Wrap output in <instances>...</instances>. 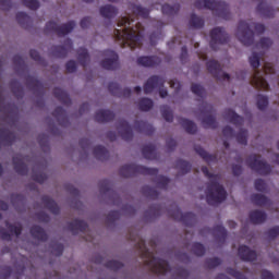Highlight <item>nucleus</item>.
<instances>
[{"instance_id":"obj_25","label":"nucleus","mask_w":279,"mask_h":279,"mask_svg":"<svg viewBox=\"0 0 279 279\" xmlns=\"http://www.w3.org/2000/svg\"><path fill=\"white\" fill-rule=\"evenodd\" d=\"M68 230L72 234H78L80 232H86L88 230V223L81 219H75L68 223Z\"/></svg>"},{"instance_id":"obj_47","label":"nucleus","mask_w":279,"mask_h":279,"mask_svg":"<svg viewBox=\"0 0 279 279\" xmlns=\"http://www.w3.org/2000/svg\"><path fill=\"white\" fill-rule=\"evenodd\" d=\"M251 202L255 206H267V204H269V198L263 194H253L251 195Z\"/></svg>"},{"instance_id":"obj_6","label":"nucleus","mask_w":279,"mask_h":279,"mask_svg":"<svg viewBox=\"0 0 279 279\" xmlns=\"http://www.w3.org/2000/svg\"><path fill=\"white\" fill-rule=\"evenodd\" d=\"M194 8L197 10H211L215 16H218V19H223V21H230V19H232L230 5L223 1L196 0L194 2Z\"/></svg>"},{"instance_id":"obj_21","label":"nucleus","mask_w":279,"mask_h":279,"mask_svg":"<svg viewBox=\"0 0 279 279\" xmlns=\"http://www.w3.org/2000/svg\"><path fill=\"white\" fill-rule=\"evenodd\" d=\"M238 255L241 260H245L246 263H254V260L258 258L256 251L251 250L247 245H240L238 248Z\"/></svg>"},{"instance_id":"obj_63","label":"nucleus","mask_w":279,"mask_h":279,"mask_svg":"<svg viewBox=\"0 0 279 279\" xmlns=\"http://www.w3.org/2000/svg\"><path fill=\"white\" fill-rule=\"evenodd\" d=\"M226 272L229 275V276H232V278H235V279H247V276H245V274L234 269V268H227L226 269Z\"/></svg>"},{"instance_id":"obj_2","label":"nucleus","mask_w":279,"mask_h":279,"mask_svg":"<svg viewBox=\"0 0 279 279\" xmlns=\"http://www.w3.org/2000/svg\"><path fill=\"white\" fill-rule=\"evenodd\" d=\"M119 173L122 178H134L136 175H156L155 184H157L158 189H162L163 191H167L169 182H171V179L165 175H158L157 168H148L136 163L122 166Z\"/></svg>"},{"instance_id":"obj_4","label":"nucleus","mask_w":279,"mask_h":279,"mask_svg":"<svg viewBox=\"0 0 279 279\" xmlns=\"http://www.w3.org/2000/svg\"><path fill=\"white\" fill-rule=\"evenodd\" d=\"M136 247L140 250L141 256L144 259V263L146 267L150 268V271L153 274H157L158 276H165L171 271V266L169 265V262L154 256V253L149 251L147 247V244L143 240V238H140L136 242Z\"/></svg>"},{"instance_id":"obj_57","label":"nucleus","mask_w":279,"mask_h":279,"mask_svg":"<svg viewBox=\"0 0 279 279\" xmlns=\"http://www.w3.org/2000/svg\"><path fill=\"white\" fill-rule=\"evenodd\" d=\"M32 180H34V182H38V184H45V182H47V174L44 172H36V168H34Z\"/></svg>"},{"instance_id":"obj_3","label":"nucleus","mask_w":279,"mask_h":279,"mask_svg":"<svg viewBox=\"0 0 279 279\" xmlns=\"http://www.w3.org/2000/svg\"><path fill=\"white\" fill-rule=\"evenodd\" d=\"M201 170L205 178H208V180H210V182L207 183L206 189L207 204L209 206H217L218 204L226 202V198L228 197V192H226L223 185L219 183V174L210 172L208 170V167L206 166H203Z\"/></svg>"},{"instance_id":"obj_7","label":"nucleus","mask_w":279,"mask_h":279,"mask_svg":"<svg viewBox=\"0 0 279 279\" xmlns=\"http://www.w3.org/2000/svg\"><path fill=\"white\" fill-rule=\"evenodd\" d=\"M246 166L258 175H269L271 173V165L265 159H260V155L252 154L246 158Z\"/></svg>"},{"instance_id":"obj_31","label":"nucleus","mask_w":279,"mask_h":279,"mask_svg":"<svg viewBox=\"0 0 279 279\" xmlns=\"http://www.w3.org/2000/svg\"><path fill=\"white\" fill-rule=\"evenodd\" d=\"M223 117L229 123H232L233 125H243V117L239 116L235 110L232 109H226Z\"/></svg>"},{"instance_id":"obj_10","label":"nucleus","mask_w":279,"mask_h":279,"mask_svg":"<svg viewBox=\"0 0 279 279\" xmlns=\"http://www.w3.org/2000/svg\"><path fill=\"white\" fill-rule=\"evenodd\" d=\"M210 36V43L209 47L214 51H217L218 45H228L230 41V36L228 33H226V29L223 27H215L209 33Z\"/></svg>"},{"instance_id":"obj_36","label":"nucleus","mask_w":279,"mask_h":279,"mask_svg":"<svg viewBox=\"0 0 279 279\" xmlns=\"http://www.w3.org/2000/svg\"><path fill=\"white\" fill-rule=\"evenodd\" d=\"M52 93H53V96L56 97V99L61 101L63 104V106H71V97L62 88L54 87Z\"/></svg>"},{"instance_id":"obj_35","label":"nucleus","mask_w":279,"mask_h":279,"mask_svg":"<svg viewBox=\"0 0 279 279\" xmlns=\"http://www.w3.org/2000/svg\"><path fill=\"white\" fill-rule=\"evenodd\" d=\"M180 125L185 130L187 134H197V124L186 118H178Z\"/></svg>"},{"instance_id":"obj_56","label":"nucleus","mask_w":279,"mask_h":279,"mask_svg":"<svg viewBox=\"0 0 279 279\" xmlns=\"http://www.w3.org/2000/svg\"><path fill=\"white\" fill-rule=\"evenodd\" d=\"M13 64L15 66V71H25V60L20 54H15L13 57Z\"/></svg>"},{"instance_id":"obj_37","label":"nucleus","mask_w":279,"mask_h":279,"mask_svg":"<svg viewBox=\"0 0 279 279\" xmlns=\"http://www.w3.org/2000/svg\"><path fill=\"white\" fill-rule=\"evenodd\" d=\"M99 12L102 19H114L119 14V9L112 4H106L100 8Z\"/></svg>"},{"instance_id":"obj_19","label":"nucleus","mask_w":279,"mask_h":279,"mask_svg":"<svg viewBox=\"0 0 279 279\" xmlns=\"http://www.w3.org/2000/svg\"><path fill=\"white\" fill-rule=\"evenodd\" d=\"M98 186H99V192L102 195H108V193H112L113 206H119V203L121 202V197H119V194L112 191V185L110 183V180L102 179L101 181H99Z\"/></svg>"},{"instance_id":"obj_1","label":"nucleus","mask_w":279,"mask_h":279,"mask_svg":"<svg viewBox=\"0 0 279 279\" xmlns=\"http://www.w3.org/2000/svg\"><path fill=\"white\" fill-rule=\"evenodd\" d=\"M134 20L132 17H121L118 22V27L113 31V38L120 43L121 47H130L131 50L141 49L143 47V24L140 22L132 26Z\"/></svg>"},{"instance_id":"obj_26","label":"nucleus","mask_w":279,"mask_h":279,"mask_svg":"<svg viewBox=\"0 0 279 279\" xmlns=\"http://www.w3.org/2000/svg\"><path fill=\"white\" fill-rule=\"evenodd\" d=\"M26 86L31 88L34 93H37L38 95H45V87L36 76L28 75L26 77Z\"/></svg>"},{"instance_id":"obj_27","label":"nucleus","mask_w":279,"mask_h":279,"mask_svg":"<svg viewBox=\"0 0 279 279\" xmlns=\"http://www.w3.org/2000/svg\"><path fill=\"white\" fill-rule=\"evenodd\" d=\"M52 117L57 119L61 128H69V117H66V110L64 108L57 107L52 112Z\"/></svg>"},{"instance_id":"obj_50","label":"nucleus","mask_w":279,"mask_h":279,"mask_svg":"<svg viewBox=\"0 0 279 279\" xmlns=\"http://www.w3.org/2000/svg\"><path fill=\"white\" fill-rule=\"evenodd\" d=\"M151 108H154V100L149 98L140 99L138 109L142 110V112H149Z\"/></svg>"},{"instance_id":"obj_46","label":"nucleus","mask_w":279,"mask_h":279,"mask_svg":"<svg viewBox=\"0 0 279 279\" xmlns=\"http://www.w3.org/2000/svg\"><path fill=\"white\" fill-rule=\"evenodd\" d=\"M162 14H166V16H175L180 12V4H163L161 7Z\"/></svg>"},{"instance_id":"obj_23","label":"nucleus","mask_w":279,"mask_h":279,"mask_svg":"<svg viewBox=\"0 0 279 279\" xmlns=\"http://www.w3.org/2000/svg\"><path fill=\"white\" fill-rule=\"evenodd\" d=\"M108 90L113 95V97H130L132 95V89L130 87L121 89V85L116 82L109 83Z\"/></svg>"},{"instance_id":"obj_54","label":"nucleus","mask_w":279,"mask_h":279,"mask_svg":"<svg viewBox=\"0 0 279 279\" xmlns=\"http://www.w3.org/2000/svg\"><path fill=\"white\" fill-rule=\"evenodd\" d=\"M50 250L53 256H62L64 253V245L62 243L51 242Z\"/></svg>"},{"instance_id":"obj_30","label":"nucleus","mask_w":279,"mask_h":279,"mask_svg":"<svg viewBox=\"0 0 279 279\" xmlns=\"http://www.w3.org/2000/svg\"><path fill=\"white\" fill-rule=\"evenodd\" d=\"M248 218L251 223H254V226H260V223H265V221H267V213L255 209L250 213Z\"/></svg>"},{"instance_id":"obj_51","label":"nucleus","mask_w":279,"mask_h":279,"mask_svg":"<svg viewBox=\"0 0 279 279\" xmlns=\"http://www.w3.org/2000/svg\"><path fill=\"white\" fill-rule=\"evenodd\" d=\"M263 52H253L252 56L248 58V62L252 69H258L260 66V58H263Z\"/></svg>"},{"instance_id":"obj_64","label":"nucleus","mask_w":279,"mask_h":279,"mask_svg":"<svg viewBox=\"0 0 279 279\" xmlns=\"http://www.w3.org/2000/svg\"><path fill=\"white\" fill-rule=\"evenodd\" d=\"M121 219L120 210H112L107 215V223H114V221H119Z\"/></svg>"},{"instance_id":"obj_38","label":"nucleus","mask_w":279,"mask_h":279,"mask_svg":"<svg viewBox=\"0 0 279 279\" xmlns=\"http://www.w3.org/2000/svg\"><path fill=\"white\" fill-rule=\"evenodd\" d=\"M0 140L10 147L16 141V135L8 129H0Z\"/></svg>"},{"instance_id":"obj_28","label":"nucleus","mask_w":279,"mask_h":279,"mask_svg":"<svg viewBox=\"0 0 279 279\" xmlns=\"http://www.w3.org/2000/svg\"><path fill=\"white\" fill-rule=\"evenodd\" d=\"M94 119L97 123H110V121H114V112L110 110H98Z\"/></svg>"},{"instance_id":"obj_14","label":"nucleus","mask_w":279,"mask_h":279,"mask_svg":"<svg viewBox=\"0 0 279 279\" xmlns=\"http://www.w3.org/2000/svg\"><path fill=\"white\" fill-rule=\"evenodd\" d=\"M205 111L208 114L202 121L203 126L205 128V130H217V128H219V123H217V119L213 116V113L215 112V108H213V105L205 104L203 112Z\"/></svg>"},{"instance_id":"obj_62","label":"nucleus","mask_w":279,"mask_h":279,"mask_svg":"<svg viewBox=\"0 0 279 279\" xmlns=\"http://www.w3.org/2000/svg\"><path fill=\"white\" fill-rule=\"evenodd\" d=\"M191 90L197 97H202L203 98L206 95V89L204 88V86H202L199 84H192Z\"/></svg>"},{"instance_id":"obj_61","label":"nucleus","mask_w":279,"mask_h":279,"mask_svg":"<svg viewBox=\"0 0 279 279\" xmlns=\"http://www.w3.org/2000/svg\"><path fill=\"white\" fill-rule=\"evenodd\" d=\"M235 138L240 145H247V130L241 129Z\"/></svg>"},{"instance_id":"obj_16","label":"nucleus","mask_w":279,"mask_h":279,"mask_svg":"<svg viewBox=\"0 0 279 279\" xmlns=\"http://www.w3.org/2000/svg\"><path fill=\"white\" fill-rule=\"evenodd\" d=\"M25 162H27V156L21 154L13 156V169L15 173L19 175H27L29 173V169Z\"/></svg>"},{"instance_id":"obj_29","label":"nucleus","mask_w":279,"mask_h":279,"mask_svg":"<svg viewBox=\"0 0 279 279\" xmlns=\"http://www.w3.org/2000/svg\"><path fill=\"white\" fill-rule=\"evenodd\" d=\"M135 131L140 134H145L146 136H151L156 130L154 125L146 121H135Z\"/></svg>"},{"instance_id":"obj_55","label":"nucleus","mask_w":279,"mask_h":279,"mask_svg":"<svg viewBox=\"0 0 279 279\" xmlns=\"http://www.w3.org/2000/svg\"><path fill=\"white\" fill-rule=\"evenodd\" d=\"M256 104L258 110H265L267 106H269V98H267L265 95L258 94L256 96Z\"/></svg>"},{"instance_id":"obj_8","label":"nucleus","mask_w":279,"mask_h":279,"mask_svg":"<svg viewBox=\"0 0 279 279\" xmlns=\"http://www.w3.org/2000/svg\"><path fill=\"white\" fill-rule=\"evenodd\" d=\"M73 29H75V21H70L62 25H58V23L50 21L46 23V27H45L46 34H49V33L57 34L59 38H62V36H66L71 34Z\"/></svg>"},{"instance_id":"obj_20","label":"nucleus","mask_w":279,"mask_h":279,"mask_svg":"<svg viewBox=\"0 0 279 279\" xmlns=\"http://www.w3.org/2000/svg\"><path fill=\"white\" fill-rule=\"evenodd\" d=\"M118 130L123 141L130 142L134 138V132L132 131V126L128 121L119 120Z\"/></svg>"},{"instance_id":"obj_59","label":"nucleus","mask_w":279,"mask_h":279,"mask_svg":"<svg viewBox=\"0 0 279 279\" xmlns=\"http://www.w3.org/2000/svg\"><path fill=\"white\" fill-rule=\"evenodd\" d=\"M274 45V41L269 37H264L255 45V49H269Z\"/></svg>"},{"instance_id":"obj_12","label":"nucleus","mask_w":279,"mask_h":279,"mask_svg":"<svg viewBox=\"0 0 279 279\" xmlns=\"http://www.w3.org/2000/svg\"><path fill=\"white\" fill-rule=\"evenodd\" d=\"M207 66V71L216 78L219 81H223V82H230V74L223 72L221 70V64L218 63L217 60H209L206 63Z\"/></svg>"},{"instance_id":"obj_53","label":"nucleus","mask_w":279,"mask_h":279,"mask_svg":"<svg viewBox=\"0 0 279 279\" xmlns=\"http://www.w3.org/2000/svg\"><path fill=\"white\" fill-rule=\"evenodd\" d=\"M133 14L142 16V19H149V9L135 4L133 5Z\"/></svg>"},{"instance_id":"obj_42","label":"nucleus","mask_w":279,"mask_h":279,"mask_svg":"<svg viewBox=\"0 0 279 279\" xmlns=\"http://www.w3.org/2000/svg\"><path fill=\"white\" fill-rule=\"evenodd\" d=\"M193 166L191 162L183 160V159H178L175 161V169H179L181 175H186V173L191 172V169Z\"/></svg>"},{"instance_id":"obj_52","label":"nucleus","mask_w":279,"mask_h":279,"mask_svg":"<svg viewBox=\"0 0 279 279\" xmlns=\"http://www.w3.org/2000/svg\"><path fill=\"white\" fill-rule=\"evenodd\" d=\"M161 117H163L165 121L168 123H173V111L167 105H163L161 108Z\"/></svg>"},{"instance_id":"obj_5","label":"nucleus","mask_w":279,"mask_h":279,"mask_svg":"<svg viewBox=\"0 0 279 279\" xmlns=\"http://www.w3.org/2000/svg\"><path fill=\"white\" fill-rule=\"evenodd\" d=\"M254 27L256 34H265V25L260 23H248L246 21H240L238 25V40L244 45V47H252L254 45Z\"/></svg>"},{"instance_id":"obj_15","label":"nucleus","mask_w":279,"mask_h":279,"mask_svg":"<svg viewBox=\"0 0 279 279\" xmlns=\"http://www.w3.org/2000/svg\"><path fill=\"white\" fill-rule=\"evenodd\" d=\"M70 51H73V40L71 38H66L63 46L51 47V54L54 58H66Z\"/></svg>"},{"instance_id":"obj_17","label":"nucleus","mask_w":279,"mask_h":279,"mask_svg":"<svg viewBox=\"0 0 279 279\" xmlns=\"http://www.w3.org/2000/svg\"><path fill=\"white\" fill-rule=\"evenodd\" d=\"M165 82H166L165 77L162 76H158V75L150 76L144 84L145 95H149L154 93L155 88H162V86H165Z\"/></svg>"},{"instance_id":"obj_39","label":"nucleus","mask_w":279,"mask_h":279,"mask_svg":"<svg viewBox=\"0 0 279 279\" xmlns=\"http://www.w3.org/2000/svg\"><path fill=\"white\" fill-rule=\"evenodd\" d=\"M93 154L96 160H101V162L110 158V153L108 149L101 145H98L94 148Z\"/></svg>"},{"instance_id":"obj_41","label":"nucleus","mask_w":279,"mask_h":279,"mask_svg":"<svg viewBox=\"0 0 279 279\" xmlns=\"http://www.w3.org/2000/svg\"><path fill=\"white\" fill-rule=\"evenodd\" d=\"M142 154L146 160H157L158 154L156 153V146L148 144L143 146Z\"/></svg>"},{"instance_id":"obj_22","label":"nucleus","mask_w":279,"mask_h":279,"mask_svg":"<svg viewBox=\"0 0 279 279\" xmlns=\"http://www.w3.org/2000/svg\"><path fill=\"white\" fill-rule=\"evenodd\" d=\"M136 62H137L138 66L151 69L154 66H158V64H160L161 60L158 56H150V57L142 56V57L137 58Z\"/></svg>"},{"instance_id":"obj_40","label":"nucleus","mask_w":279,"mask_h":279,"mask_svg":"<svg viewBox=\"0 0 279 279\" xmlns=\"http://www.w3.org/2000/svg\"><path fill=\"white\" fill-rule=\"evenodd\" d=\"M194 149L196 154H198V156L205 160V162H217V155L209 154L206 151V149H204V147L196 145Z\"/></svg>"},{"instance_id":"obj_44","label":"nucleus","mask_w":279,"mask_h":279,"mask_svg":"<svg viewBox=\"0 0 279 279\" xmlns=\"http://www.w3.org/2000/svg\"><path fill=\"white\" fill-rule=\"evenodd\" d=\"M77 60L81 66L86 68L88 61L90 60V56L88 54V50L86 48H78L77 49Z\"/></svg>"},{"instance_id":"obj_45","label":"nucleus","mask_w":279,"mask_h":279,"mask_svg":"<svg viewBox=\"0 0 279 279\" xmlns=\"http://www.w3.org/2000/svg\"><path fill=\"white\" fill-rule=\"evenodd\" d=\"M16 21L21 27L27 29L29 27V23H32V17L25 12L16 13Z\"/></svg>"},{"instance_id":"obj_18","label":"nucleus","mask_w":279,"mask_h":279,"mask_svg":"<svg viewBox=\"0 0 279 279\" xmlns=\"http://www.w3.org/2000/svg\"><path fill=\"white\" fill-rule=\"evenodd\" d=\"M250 84L253 88H256V90H269V83H267V80H265L260 71H255Z\"/></svg>"},{"instance_id":"obj_43","label":"nucleus","mask_w":279,"mask_h":279,"mask_svg":"<svg viewBox=\"0 0 279 279\" xmlns=\"http://www.w3.org/2000/svg\"><path fill=\"white\" fill-rule=\"evenodd\" d=\"M142 193L145 195V197H148V199H158L160 197V193L156 187H151L149 185H144L142 187Z\"/></svg>"},{"instance_id":"obj_48","label":"nucleus","mask_w":279,"mask_h":279,"mask_svg":"<svg viewBox=\"0 0 279 279\" xmlns=\"http://www.w3.org/2000/svg\"><path fill=\"white\" fill-rule=\"evenodd\" d=\"M205 22L204 19L197 16V14L192 13L190 17V27H193L194 29H202L204 27Z\"/></svg>"},{"instance_id":"obj_24","label":"nucleus","mask_w":279,"mask_h":279,"mask_svg":"<svg viewBox=\"0 0 279 279\" xmlns=\"http://www.w3.org/2000/svg\"><path fill=\"white\" fill-rule=\"evenodd\" d=\"M256 11L260 16H263V19H274V16H276V9L265 3V0L257 4Z\"/></svg>"},{"instance_id":"obj_33","label":"nucleus","mask_w":279,"mask_h":279,"mask_svg":"<svg viewBox=\"0 0 279 279\" xmlns=\"http://www.w3.org/2000/svg\"><path fill=\"white\" fill-rule=\"evenodd\" d=\"M211 233L218 243H226V239H228V230H226V227L217 225L213 228Z\"/></svg>"},{"instance_id":"obj_49","label":"nucleus","mask_w":279,"mask_h":279,"mask_svg":"<svg viewBox=\"0 0 279 279\" xmlns=\"http://www.w3.org/2000/svg\"><path fill=\"white\" fill-rule=\"evenodd\" d=\"M11 90L17 99H23V86L21 85V83H19V81L11 82Z\"/></svg>"},{"instance_id":"obj_34","label":"nucleus","mask_w":279,"mask_h":279,"mask_svg":"<svg viewBox=\"0 0 279 279\" xmlns=\"http://www.w3.org/2000/svg\"><path fill=\"white\" fill-rule=\"evenodd\" d=\"M41 204H44V206L48 208L49 211L52 213V215H60V206H58V203H56L53 198L44 195L41 197Z\"/></svg>"},{"instance_id":"obj_11","label":"nucleus","mask_w":279,"mask_h":279,"mask_svg":"<svg viewBox=\"0 0 279 279\" xmlns=\"http://www.w3.org/2000/svg\"><path fill=\"white\" fill-rule=\"evenodd\" d=\"M104 56L107 58L100 62V66L106 71H117L119 69V54L114 50H105Z\"/></svg>"},{"instance_id":"obj_58","label":"nucleus","mask_w":279,"mask_h":279,"mask_svg":"<svg viewBox=\"0 0 279 279\" xmlns=\"http://www.w3.org/2000/svg\"><path fill=\"white\" fill-rule=\"evenodd\" d=\"M192 252L195 256H204L206 254V247H204V244L195 242L192 245Z\"/></svg>"},{"instance_id":"obj_13","label":"nucleus","mask_w":279,"mask_h":279,"mask_svg":"<svg viewBox=\"0 0 279 279\" xmlns=\"http://www.w3.org/2000/svg\"><path fill=\"white\" fill-rule=\"evenodd\" d=\"M9 230V232L5 230ZM5 228L0 227V239L2 241H12V235L21 236L23 232V226L21 225H12L10 221H5Z\"/></svg>"},{"instance_id":"obj_32","label":"nucleus","mask_w":279,"mask_h":279,"mask_svg":"<svg viewBox=\"0 0 279 279\" xmlns=\"http://www.w3.org/2000/svg\"><path fill=\"white\" fill-rule=\"evenodd\" d=\"M29 232L33 239H36L37 241L45 242L49 239V235H47L45 229L38 225H34L33 227H31Z\"/></svg>"},{"instance_id":"obj_9","label":"nucleus","mask_w":279,"mask_h":279,"mask_svg":"<svg viewBox=\"0 0 279 279\" xmlns=\"http://www.w3.org/2000/svg\"><path fill=\"white\" fill-rule=\"evenodd\" d=\"M169 217L174 219V221H180L181 223L185 225L186 228H193V226L197 223V216H195V214L191 211L183 214L178 206L169 210Z\"/></svg>"},{"instance_id":"obj_60","label":"nucleus","mask_w":279,"mask_h":279,"mask_svg":"<svg viewBox=\"0 0 279 279\" xmlns=\"http://www.w3.org/2000/svg\"><path fill=\"white\" fill-rule=\"evenodd\" d=\"M105 267H107V269H111V271H119V269H123V263L112 259L107 262Z\"/></svg>"}]
</instances>
